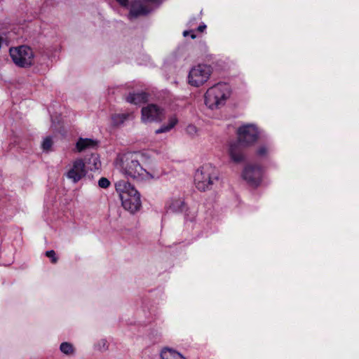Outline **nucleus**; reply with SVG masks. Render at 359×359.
Segmentation results:
<instances>
[{
  "label": "nucleus",
  "instance_id": "obj_12",
  "mask_svg": "<svg viewBox=\"0 0 359 359\" xmlns=\"http://www.w3.org/2000/svg\"><path fill=\"white\" fill-rule=\"evenodd\" d=\"M167 208L173 212H181L186 210V204L182 197H173L167 203Z\"/></svg>",
  "mask_w": 359,
  "mask_h": 359
},
{
  "label": "nucleus",
  "instance_id": "obj_14",
  "mask_svg": "<svg viewBox=\"0 0 359 359\" xmlns=\"http://www.w3.org/2000/svg\"><path fill=\"white\" fill-rule=\"evenodd\" d=\"M97 142L90 138H79L76 142V148L79 152L83 151L88 149L95 148Z\"/></svg>",
  "mask_w": 359,
  "mask_h": 359
},
{
  "label": "nucleus",
  "instance_id": "obj_11",
  "mask_svg": "<svg viewBox=\"0 0 359 359\" xmlns=\"http://www.w3.org/2000/svg\"><path fill=\"white\" fill-rule=\"evenodd\" d=\"M242 176L252 186H258L262 177V169L256 165H248L245 167Z\"/></svg>",
  "mask_w": 359,
  "mask_h": 359
},
{
  "label": "nucleus",
  "instance_id": "obj_20",
  "mask_svg": "<svg viewBox=\"0 0 359 359\" xmlns=\"http://www.w3.org/2000/svg\"><path fill=\"white\" fill-rule=\"evenodd\" d=\"M90 170H98L100 166V161L97 155L92 154L88 160Z\"/></svg>",
  "mask_w": 359,
  "mask_h": 359
},
{
  "label": "nucleus",
  "instance_id": "obj_2",
  "mask_svg": "<svg viewBox=\"0 0 359 359\" xmlns=\"http://www.w3.org/2000/svg\"><path fill=\"white\" fill-rule=\"evenodd\" d=\"M260 135V130L255 124H245L238 129V142H232L229 144V155L231 160L240 163L245 160V156L241 149V144L248 146L254 144Z\"/></svg>",
  "mask_w": 359,
  "mask_h": 359
},
{
  "label": "nucleus",
  "instance_id": "obj_8",
  "mask_svg": "<svg viewBox=\"0 0 359 359\" xmlns=\"http://www.w3.org/2000/svg\"><path fill=\"white\" fill-rule=\"evenodd\" d=\"M161 2L162 0H135L130 6L129 17L133 18L146 15L158 6Z\"/></svg>",
  "mask_w": 359,
  "mask_h": 359
},
{
  "label": "nucleus",
  "instance_id": "obj_1",
  "mask_svg": "<svg viewBox=\"0 0 359 359\" xmlns=\"http://www.w3.org/2000/svg\"><path fill=\"white\" fill-rule=\"evenodd\" d=\"M142 156L140 152H126L119 154L116 160L115 165L117 169L126 178L140 181L157 179L161 173L157 170H147L140 163Z\"/></svg>",
  "mask_w": 359,
  "mask_h": 359
},
{
  "label": "nucleus",
  "instance_id": "obj_27",
  "mask_svg": "<svg viewBox=\"0 0 359 359\" xmlns=\"http://www.w3.org/2000/svg\"><path fill=\"white\" fill-rule=\"evenodd\" d=\"M206 28V25H200L198 27V30L199 32H203V30H205Z\"/></svg>",
  "mask_w": 359,
  "mask_h": 359
},
{
  "label": "nucleus",
  "instance_id": "obj_18",
  "mask_svg": "<svg viewBox=\"0 0 359 359\" xmlns=\"http://www.w3.org/2000/svg\"><path fill=\"white\" fill-rule=\"evenodd\" d=\"M60 351L65 355L72 356L74 355L76 349L72 344L65 341L60 345Z\"/></svg>",
  "mask_w": 359,
  "mask_h": 359
},
{
  "label": "nucleus",
  "instance_id": "obj_7",
  "mask_svg": "<svg viewBox=\"0 0 359 359\" xmlns=\"http://www.w3.org/2000/svg\"><path fill=\"white\" fill-rule=\"evenodd\" d=\"M211 74L212 68L210 65H196L189 72L188 83L194 87H200L208 81Z\"/></svg>",
  "mask_w": 359,
  "mask_h": 359
},
{
  "label": "nucleus",
  "instance_id": "obj_23",
  "mask_svg": "<svg viewBox=\"0 0 359 359\" xmlns=\"http://www.w3.org/2000/svg\"><path fill=\"white\" fill-rule=\"evenodd\" d=\"M98 185L100 187L107 189L110 185V182L106 177H101L98 181Z\"/></svg>",
  "mask_w": 359,
  "mask_h": 359
},
{
  "label": "nucleus",
  "instance_id": "obj_26",
  "mask_svg": "<svg viewBox=\"0 0 359 359\" xmlns=\"http://www.w3.org/2000/svg\"><path fill=\"white\" fill-rule=\"evenodd\" d=\"M121 6L126 7L128 5V0H116Z\"/></svg>",
  "mask_w": 359,
  "mask_h": 359
},
{
  "label": "nucleus",
  "instance_id": "obj_30",
  "mask_svg": "<svg viewBox=\"0 0 359 359\" xmlns=\"http://www.w3.org/2000/svg\"><path fill=\"white\" fill-rule=\"evenodd\" d=\"M191 38L194 39L195 38V36L194 35H191Z\"/></svg>",
  "mask_w": 359,
  "mask_h": 359
},
{
  "label": "nucleus",
  "instance_id": "obj_13",
  "mask_svg": "<svg viewBox=\"0 0 359 359\" xmlns=\"http://www.w3.org/2000/svg\"><path fill=\"white\" fill-rule=\"evenodd\" d=\"M126 101L133 104H141L148 100V95L144 92L131 93L126 97Z\"/></svg>",
  "mask_w": 359,
  "mask_h": 359
},
{
  "label": "nucleus",
  "instance_id": "obj_29",
  "mask_svg": "<svg viewBox=\"0 0 359 359\" xmlns=\"http://www.w3.org/2000/svg\"><path fill=\"white\" fill-rule=\"evenodd\" d=\"M189 34V31H184V32H183V35H184V36H188Z\"/></svg>",
  "mask_w": 359,
  "mask_h": 359
},
{
  "label": "nucleus",
  "instance_id": "obj_19",
  "mask_svg": "<svg viewBox=\"0 0 359 359\" xmlns=\"http://www.w3.org/2000/svg\"><path fill=\"white\" fill-rule=\"evenodd\" d=\"M128 114H116L111 116V122L114 126H119L123 124L128 118Z\"/></svg>",
  "mask_w": 359,
  "mask_h": 359
},
{
  "label": "nucleus",
  "instance_id": "obj_10",
  "mask_svg": "<svg viewBox=\"0 0 359 359\" xmlns=\"http://www.w3.org/2000/svg\"><path fill=\"white\" fill-rule=\"evenodd\" d=\"M87 174L85 162L82 158H76L72 161V165L66 176L74 183L78 182Z\"/></svg>",
  "mask_w": 359,
  "mask_h": 359
},
{
  "label": "nucleus",
  "instance_id": "obj_6",
  "mask_svg": "<svg viewBox=\"0 0 359 359\" xmlns=\"http://www.w3.org/2000/svg\"><path fill=\"white\" fill-rule=\"evenodd\" d=\"M9 55L17 67L27 68L34 63L35 54L32 48L27 45L10 48Z\"/></svg>",
  "mask_w": 359,
  "mask_h": 359
},
{
  "label": "nucleus",
  "instance_id": "obj_16",
  "mask_svg": "<svg viewBox=\"0 0 359 359\" xmlns=\"http://www.w3.org/2000/svg\"><path fill=\"white\" fill-rule=\"evenodd\" d=\"M162 359H185L180 353L170 348H164L161 352Z\"/></svg>",
  "mask_w": 359,
  "mask_h": 359
},
{
  "label": "nucleus",
  "instance_id": "obj_25",
  "mask_svg": "<svg viewBox=\"0 0 359 359\" xmlns=\"http://www.w3.org/2000/svg\"><path fill=\"white\" fill-rule=\"evenodd\" d=\"M46 255L48 257L52 259L53 263H55L57 262V258L55 257V252L54 250H49L46 252Z\"/></svg>",
  "mask_w": 359,
  "mask_h": 359
},
{
  "label": "nucleus",
  "instance_id": "obj_15",
  "mask_svg": "<svg viewBox=\"0 0 359 359\" xmlns=\"http://www.w3.org/2000/svg\"><path fill=\"white\" fill-rule=\"evenodd\" d=\"M178 123V118L175 115H172L168 118V123L162 125L158 129L156 130V134L165 133L170 132Z\"/></svg>",
  "mask_w": 359,
  "mask_h": 359
},
{
  "label": "nucleus",
  "instance_id": "obj_24",
  "mask_svg": "<svg viewBox=\"0 0 359 359\" xmlns=\"http://www.w3.org/2000/svg\"><path fill=\"white\" fill-rule=\"evenodd\" d=\"M197 131V128L194 125H189L187 128V132L191 135H196Z\"/></svg>",
  "mask_w": 359,
  "mask_h": 359
},
{
  "label": "nucleus",
  "instance_id": "obj_4",
  "mask_svg": "<svg viewBox=\"0 0 359 359\" xmlns=\"http://www.w3.org/2000/svg\"><path fill=\"white\" fill-rule=\"evenodd\" d=\"M231 93V87L226 83H218L208 88L205 94V104L210 109L223 107Z\"/></svg>",
  "mask_w": 359,
  "mask_h": 359
},
{
  "label": "nucleus",
  "instance_id": "obj_3",
  "mask_svg": "<svg viewBox=\"0 0 359 359\" xmlns=\"http://www.w3.org/2000/svg\"><path fill=\"white\" fill-rule=\"evenodd\" d=\"M116 189L119 193L123 208L131 213L137 212L141 206L140 194L130 183L121 180L116 183Z\"/></svg>",
  "mask_w": 359,
  "mask_h": 359
},
{
  "label": "nucleus",
  "instance_id": "obj_21",
  "mask_svg": "<svg viewBox=\"0 0 359 359\" xmlns=\"http://www.w3.org/2000/svg\"><path fill=\"white\" fill-rule=\"evenodd\" d=\"M108 342L105 339L99 340L95 345L96 350L99 351H104L108 349Z\"/></svg>",
  "mask_w": 359,
  "mask_h": 359
},
{
  "label": "nucleus",
  "instance_id": "obj_5",
  "mask_svg": "<svg viewBox=\"0 0 359 359\" xmlns=\"http://www.w3.org/2000/svg\"><path fill=\"white\" fill-rule=\"evenodd\" d=\"M219 181V172L211 164H205L199 168L194 175L196 187L201 191L212 189Z\"/></svg>",
  "mask_w": 359,
  "mask_h": 359
},
{
  "label": "nucleus",
  "instance_id": "obj_17",
  "mask_svg": "<svg viewBox=\"0 0 359 359\" xmlns=\"http://www.w3.org/2000/svg\"><path fill=\"white\" fill-rule=\"evenodd\" d=\"M272 147L269 144H262L257 147L256 155L259 158H266L270 155Z\"/></svg>",
  "mask_w": 359,
  "mask_h": 359
},
{
  "label": "nucleus",
  "instance_id": "obj_22",
  "mask_svg": "<svg viewBox=\"0 0 359 359\" xmlns=\"http://www.w3.org/2000/svg\"><path fill=\"white\" fill-rule=\"evenodd\" d=\"M53 145V140L50 137H46L42 142L41 147L43 151H50L51 147Z\"/></svg>",
  "mask_w": 359,
  "mask_h": 359
},
{
  "label": "nucleus",
  "instance_id": "obj_9",
  "mask_svg": "<svg viewBox=\"0 0 359 359\" xmlns=\"http://www.w3.org/2000/svg\"><path fill=\"white\" fill-rule=\"evenodd\" d=\"M141 113L143 123L161 122L165 118L164 109L154 104L142 107Z\"/></svg>",
  "mask_w": 359,
  "mask_h": 359
},
{
  "label": "nucleus",
  "instance_id": "obj_28",
  "mask_svg": "<svg viewBox=\"0 0 359 359\" xmlns=\"http://www.w3.org/2000/svg\"><path fill=\"white\" fill-rule=\"evenodd\" d=\"M4 43H6V39H4L2 36H0V48Z\"/></svg>",
  "mask_w": 359,
  "mask_h": 359
}]
</instances>
